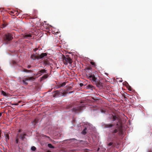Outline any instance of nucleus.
Returning a JSON list of instances; mask_svg holds the SVG:
<instances>
[{"instance_id": "1", "label": "nucleus", "mask_w": 152, "mask_h": 152, "mask_svg": "<svg viewBox=\"0 0 152 152\" xmlns=\"http://www.w3.org/2000/svg\"><path fill=\"white\" fill-rule=\"evenodd\" d=\"M87 76L89 79H92V82L94 83L97 87L100 88L103 87L102 83L100 82V80H97V78L95 77L94 75L89 74Z\"/></svg>"}, {"instance_id": "2", "label": "nucleus", "mask_w": 152, "mask_h": 152, "mask_svg": "<svg viewBox=\"0 0 152 152\" xmlns=\"http://www.w3.org/2000/svg\"><path fill=\"white\" fill-rule=\"evenodd\" d=\"M13 35L10 33L5 34L4 37V40L7 43H9L13 39Z\"/></svg>"}, {"instance_id": "3", "label": "nucleus", "mask_w": 152, "mask_h": 152, "mask_svg": "<svg viewBox=\"0 0 152 152\" xmlns=\"http://www.w3.org/2000/svg\"><path fill=\"white\" fill-rule=\"evenodd\" d=\"M62 59L65 65H67L68 63L71 64L72 62V59L68 56H63L62 57Z\"/></svg>"}, {"instance_id": "4", "label": "nucleus", "mask_w": 152, "mask_h": 152, "mask_svg": "<svg viewBox=\"0 0 152 152\" xmlns=\"http://www.w3.org/2000/svg\"><path fill=\"white\" fill-rule=\"evenodd\" d=\"M68 93V92L66 91L64 93H62V92H60L58 91H56L54 92L53 94V97H57L58 96H61L63 95H64Z\"/></svg>"}, {"instance_id": "5", "label": "nucleus", "mask_w": 152, "mask_h": 152, "mask_svg": "<svg viewBox=\"0 0 152 152\" xmlns=\"http://www.w3.org/2000/svg\"><path fill=\"white\" fill-rule=\"evenodd\" d=\"M117 132H118V135H121L123 134V132L122 130H118L117 129H115L114 130L111 131V133L113 136V137L114 138H116L117 137L116 136L115 134Z\"/></svg>"}, {"instance_id": "6", "label": "nucleus", "mask_w": 152, "mask_h": 152, "mask_svg": "<svg viewBox=\"0 0 152 152\" xmlns=\"http://www.w3.org/2000/svg\"><path fill=\"white\" fill-rule=\"evenodd\" d=\"M85 108L84 106H78L73 108L72 110L73 112L76 113L80 112L81 110H83Z\"/></svg>"}, {"instance_id": "7", "label": "nucleus", "mask_w": 152, "mask_h": 152, "mask_svg": "<svg viewBox=\"0 0 152 152\" xmlns=\"http://www.w3.org/2000/svg\"><path fill=\"white\" fill-rule=\"evenodd\" d=\"M90 125L88 123L85 125V128L81 132L82 134L83 135H85L86 134V131L88 127H89L90 126Z\"/></svg>"}, {"instance_id": "8", "label": "nucleus", "mask_w": 152, "mask_h": 152, "mask_svg": "<svg viewBox=\"0 0 152 152\" xmlns=\"http://www.w3.org/2000/svg\"><path fill=\"white\" fill-rule=\"evenodd\" d=\"M111 116V118H112L113 119V121H118L117 123L119 122L120 119L119 116L116 115H112Z\"/></svg>"}, {"instance_id": "9", "label": "nucleus", "mask_w": 152, "mask_h": 152, "mask_svg": "<svg viewBox=\"0 0 152 152\" xmlns=\"http://www.w3.org/2000/svg\"><path fill=\"white\" fill-rule=\"evenodd\" d=\"M47 56V54L46 53H42L40 55H38V59H39L45 57H46Z\"/></svg>"}, {"instance_id": "10", "label": "nucleus", "mask_w": 152, "mask_h": 152, "mask_svg": "<svg viewBox=\"0 0 152 152\" xmlns=\"http://www.w3.org/2000/svg\"><path fill=\"white\" fill-rule=\"evenodd\" d=\"M114 126V124H105L104 125V128H110L113 127Z\"/></svg>"}, {"instance_id": "11", "label": "nucleus", "mask_w": 152, "mask_h": 152, "mask_svg": "<svg viewBox=\"0 0 152 152\" xmlns=\"http://www.w3.org/2000/svg\"><path fill=\"white\" fill-rule=\"evenodd\" d=\"M32 35L30 34H26L24 35L23 36V37L25 39H29L30 38L32 37Z\"/></svg>"}, {"instance_id": "12", "label": "nucleus", "mask_w": 152, "mask_h": 152, "mask_svg": "<svg viewBox=\"0 0 152 152\" xmlns=\"http://www.w3.org/2000/svg\"><path fill=\"white\" fill-rule=\"evenodd\" d=\"M31 57L32 59L34 60H35L36 59H38V55L36 56L34 54L32 55Z\"/></svg>"}, {"instance_id": "13", "label": "nucleus", "mask_w": 152, "mask_h": 152, "mask_svg": "<svg viewBox=\"0 0 152 152\" xmlns=\"http://www.w3.org/2000/svg\"><path fill=\"white\" fill-rule=\"evenodd\" d=\"M4 137L6 139V141L7 142L9 139V135L8 134L5 133L4 134Z\"/></svg>"}, {"instance_id": "14", "label": "nucleus", "mask_w": 152, "mask_h": 152, "mask_svg": "<svg viewBox=\"0 0 152 152\" xmlns=\"http://www.w3.org/2000/svg\"><path fill=\"white\" fill-rule=\"evenodd\" d=\"M26 134H22L20 135V137L22 140H24L25 138V136H26Z\"/></svg>"}, {"instance_id": "15", "label": "nucleus", "mask_w": 152, "mask_h": 152, "mask_svg": "<svg viewBox=\"0 0 152 152\" xmlns=\"http://www.w3.org/2000/svg\"><path fill=\"white\" fill-rule=\"evenodd\" d=\"M35 78H34L33 77H28L25 78V80H34Z\"/></svg>"}, {"instance_id": "16", "label": "nucleus", "mask_w": 152, "mask_h": 152, "mask_svg": "<svg viewBox=\"0 0 152 152\" xmlns=\"http://www.w3.org/2000/svg\"><path fill=\"white\" fill-rule=\"evenodd\" d=\"M38 123V120L37 119H35L32 122V124L34 126L36 125V124Z\"/></svg>"}, {"instance_id": "17", "label": "nucleus", "mask_w": 152, "mask_h": 152, "mask_svg": "<svg viewBox=\"0 0 152 152\" xmlns=\"http://www.w3.org/2000/svg\"><path fill=\"white\" fill-rule=\"evenodd\" d=\"M87 89H93L94 88V87L92 85H88L87 86Z\"/></svg>"}, {"instance_id": "18", "label": "nucleus", "mask_w": 152, "mask_h": 152, "mask_svg": "<svg viewBox=\"0 0 152 152\" xmlns=\"http://www.w3.org/2000/svg\"><path fill=\"white\" fill-rule=\"evenodd\" d=\"M46 70H45V69H41V70H40L38 72V74H40V73H44L46 72Z\"/></svg>"}, {"instance_id": "19", "label": "nucleus", "mask_w": 152, "mask_h": 152, "mask_svg": "<svg viewBox=\"0 0 152 152\" xmlns=\"http://www.w3.org/2000/svg\"><path fill=\"white\" fill-rule=\"evenodd\" d=\"M48 146L49 148H54L55 147L53 146L51 144H48Z\"/></svg>"}, {"instance_id": "20", "label": "nucleus", "mask_w": 152, "mask_h": 152, "mask_svg": "<svg viewBox=\"0 0 152 152\" xmlns=\"http://www.w3.org/2000/svg\"><path fill=\"white\" fill-rule=\"evenodd\" d=\"M66 84V83L64 82L61 84H60V85L58 87V88H60V87H63L64 86H65Z\"/></svg>"}, {"instance_id": "21", "label": "nucleus", "mask_w": 152, "mask_h": 152, "mask_svg": "<svg viewBox=\"0 0 152 152\" xmlns=\"http://www.w3.org/2000/svg\"><path fill=\"white\" fill-rule=\"evenodd\" d=\"M23 71L26 72H32V71L30 70H28L26 69H23Z\"/></svg>"}, {"instance_id": "22", "label": "nucleus", "mask_w": 152, "mask_h": 152, "mask_svg": "<svg viewBox=\"0 0 152 152\" xmlns=\"http://www.w3.org/2000/svg\"><path fill=\"white\" fill-rule=\"evenodd\" d=\"M26 81L27 80H25V78L22 80L23 82L25 85H27L28 84V83L26 82Z\"/></svg>"}, {"instance_id": "23", "label": "nucleus", "mask_w": 152, "mask_h": 152, "mask_svg": "<svg viewBox=\"0 0 152 152\" xmlns=\"http://www.w3.org/2000/svg\"><path fill=\"white\" fill-rule=\"evenodd\" d=\"M1 94H3L4 96H7V94L6 93L3 91H1Z\"/></svg>"}, {"instance_id": "24", "label": "nucleus", "mask_w": 152, "mask_h": 152, "mask_svg": "<svg viewBox=\"0 0 152 152\" xmlns=\"http://www.w3.org/2000/svg\"><path fill=\"white\" fill-rule=\"evenodd\" d=\"M18 134H17L16 138V142L17 143H18Z\"/></svg>"}, {"instance_id": "25", "label": "nucleus", "mask_w": 152, "mask_h": 152, "mask_svg": "<svg viewBox=\"0 0 152 152\" xmlns=\"http://www.w3.org/2000/svg\"><path fill=\"white\" fill-rule=\"evenodd\" d=\"M36 149V147L34 146H33L31 147V150L33 151H35Z\"/></svg>"}, {"instance_id": "26", "label": "nucleus", "mask_w": 152, "mask_h": 152, "mask_svg": "<svg viewBox=\"0 0 152 152\" xmlns=\"http://www.w3.org/2000/svg\"><path fill=\"white\" fill-rule=\"evenodd\" d=\"M48 77V75H44L42 77V78L43 79H46V78H47Z\"/></svg>"}, {"instance_id": "27", "label": "nucleus", "mask_w": 152, "mask_h": 152, "mask_svg": "<svg viewBox=\"0 0 152 152\" xmlns=\"http://www.w3.org/2000/svg\"><path fill=\"white\" fill-rule=\"evenodd\" d=\"M90 63L92 65H93L94 66H96V64L94 62L91 61Z\"/></svg>"}, {"instance_id": "28", "label": "nucleus", "mask_w": 152, "mask_h": 152, "mask_svg": "<svg viewBox=\"0 0 152 152\" xmlns=\"http://www.w3.org/2000/svg\"><path fill=\"white\" fill-rule=\"evenodd\" d=\"M123 96L124 97V98L125 99V101L127 100V98L126 97L125 94H124L123 95Z\"/></svg>"}, {"instance_id": "29", "label": "nucleus", "mask_w": 152, "mask_h": 152, "mask_svg": "<svg viewBox=\"0 0 152 152\" xmlns=\"http://www.w3.org/2000/svg\"><path fill=\"white\" fill-rule=\"evenodd\" d=\"M44 63L45 64L47 65L48 64V61H44Z\"/></svg>"}, {"instance_id": "30", "label": "nucleus", "mask_w": 152, "mask_h": 152, "mask_svg": "<svg viewBox=\"0 0 152 152\" xmlns=\"http://www.w3.org/2000/svg\"><path fill=\"white\" fill-rule=\"evenodd\" d=\"M112 144H113V143L112 142H110L108 144V146H111L112 145Z\"/></svg>"}, {"instance_id": "31", "label": "nucleus", "mask_w": 152, "mask_h": 152, "mask_svg": "<svg viewBox=\"0 0 152 152\" xmlns=\"http://www.w3.org/2000/svg\"><path fill=\"white\" fill-rule=\"evenodd\" d=\"M91 68L90 67H88L87 68V69L88 70H91Z\"/></svg>"}, {"instance_id": "32", "label": "nucleus", "mask_w": 152, "mask_h": 152, "mask_svg": "<svg viewBox=\"0 0 152 152\" xmlns=\"http://www.w3.org/2000/svg\"><path fill=\"white\" fill-rule=\"evenodd\" d=\"M80 86L81 87H82V86H83V83H80Z\"/></svg>"}, {"instance_id": "33", "label": "nucleus", "mask_w": 152, "mask_h": 152, "mask_svg": "<svg viewBox=\"0 0 152 152\" xmlns=\"http://www.w3.org/2000/svg\"><path fill=\"white\" fill-rule=\"evenodd\" d=\"M31 67V66L29 65H28L27 66V68L28 69L30 68Z\"/></svg>"}, {"instance_id": "34", "label": "nucleus", "mask_w": 152, "mask_h": 152, "mask_svg": "<svg viewBox=\"0 0 152 152\" xmlns=\"http://www.w3.org/2000/svg\"><path fill=\"white\" fill-rule=\"evenodd\" d=\"M45 137H46L47 138H48V139L50 138V137H49L48 136H47L45 135Z\"/></svg>"}, {"instance_id": "35", "label": "nucleus", "mask_w": 152, "mask_h": 152, "mask_svg": "<svg viewBox=\"0 0 152 152\" xmlns=\"http://www.w3.org/2000/svg\"><path fill=\"white\" fill-rule=\"evenodd\" d=\"M148 152H152V151L151 150H148Z\"/></svg>"}, {"instance_id": "36", "label": "nucleus", "mask_w": 152, "mask_h": 152, "mask_svg": "<svg viewBox=\"0 0 152 152\" xmlns=\"http://www.w3.org/2000/svg\"><path fill=\"white\" fill-rule=\"evenodd\" d=\"M2 114V113H0V117H1V116Z\"/></svg>"}, {"instance_id": "37", "label": "nucleus", "mask_w": 152, "mask_h": 152, "mask_svg": "<svg viewBox=\"0 0 152 152\" xmlns=\"http://www.w3.org/2000/svg\"><path fill=\"white\" fill-rule=\"evenodd\" d=\"M119 81L120 82H122V80L121 79V80H120Z\"/></svg>"}, {"instance_id": "38", "label": "nucleus", "mask_w": 152, "mask_h": 152, "mask_svg": "<svg viewBox=\"0 0 152 152\" xmlns=\"http://www.w3.org/2000/svg\"><path fill=\"white\" fill-rule=\"evenodd\" d=\"M128 90L130 91H131V88H128Z\"/></svg>"}, {"instance_id": "39", "label": "nucleus", "mask_w": 152, "mask_h": 152, "mask_svg": "<svg viewBox=\"0 0 152 152\" xmlns=\"http://www.w3.org/2000/svg\"><path fill=\"white\" fill-rule=\"evenodd\" d=\"M37 50V48H35L34 49V50H35V51H36Z\"/></svg>"}, {"instance_id": "40", "label": "nucleus", "mask_w": 152, "mask_h": 152, "mask_svg": "<svg viewBox=\"0 0 152 152\" xmlns=\"http://www.w3.org/2000/svg\"><path fill=\"white\" fill-rule=\"evenodd\" d=\"M104 74H105L107 76L108 75V74L107 73H105Z\"/></svg>"}, {"instance_id": "41", "label": "nucleus", "mask_w": 152, "mask_h": 152, "mask_svg": "<svg viewBox=\"0 0 152 152\" xmlns=\"http://www.w3.org/2000/svg\"><path fill=\"white\" fill-rule=\"evenodd\" d=\"M21 132V130L20 129L18 131V132Z\"/></svg>"}, {"instance_id": "42", "label": "nucleus", "mask_w": 152, "mask_h": 152, "mask_svg": "<svg viewBox=\"0 0 152 152\" xmlns=\"http://www.w3.org/2000/svg\"><path fill=\"white\" fill-rule=\"evenodd\" d=\"M73 92V91H71L70 92H69V93H72V92Z\"/></svg>"}, {"instance_id": "43", "label": "nucleus", "mask_w": 152, "mask_h": 152, "mask_svg": "<svg viewBox=\"0 0 152 152\" xmlns=\"http://www.w3.org/2000/svg\"><path fill=\"white\" fill-rule=\"evenodd\" d=\"M47 152H51V151H50L48 150V151Z\"/></svg>"}, {"instance_id": "44", "label": "nucleus", "mask_w": 152, "mask_h": 152, "mask_svg": "<svg viewBox=\"0 0 152 152\" xmlns=\"http://www.w3.org/2000/svg\"><path fill=\"white\" fill-rule=\"evenodd\" d=\"M15 105H18V103H16V104H15Z\"/></svg>"}, {"instance_id": "45", "label": "nucleus", "mask_w": 152, "mask_h": 152, "mask_svg": "<svg viewBox=\"0 0 152 152\" xmlns=\"http://www.w3.org/2000/svg\"><path fill=\"white\" fill-rule=\"evenodd\" d=\"M11 13H13V12H11Z\"/></svg>"}, {"instance_id": "46", "label": "nucleus", "mask_w": 152, "mask_h": 152, "mask_svg": "<svg viewBox=\"0 0 152 152\" xmlns=\"http://www.w3.org/2000/svg\"><path fill=\"white\" fill-rule=\"evenodd\" d=\"M118 123H117V125L118 126Z\"/></svg>"}, {"instance_id": "47", "label": "nucleus", "mask_w": 152, "mask_h": 152, "mask_svg": "<svg viewBox=\"0 0 152 152\" xmlns=\"http://www.w3.org/2000/svg\"><path fill=\"white\" fill-rule=\"evenodd\" d=\"M72 139H74V138H73V139H71V140H72Z\"/></svg>"}, {"instance_id": "48", "label": "nucleus", "mask_w": 152, "mask_h": 152, "mask_svg": "<svg viewBox=\"0 0 152 152\" xmlns=\"http://www.w3.org/2000/svg\"><path fill=\"white\" fill-rule=\"evenodd\" d=\"M99 148H98V150H98V151H99Z\"/></svg>"}]
</instances>
